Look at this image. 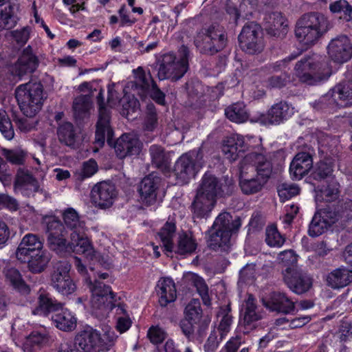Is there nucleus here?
Masks as SVG:
<instances>
[{
  "mask_svg": "<svg viewBox=\"0 0 352 352\" xmlns=\"http://www.w3.org/2000/svg\"><path fill=\"white\" fill-rule=\"evenodd\" d=\"M234 188L232 178L228 175L219 179L211 173H205L192 203L194 217L207 218L216 205L217 198L230 196Z\"/></svg>",
  "mask_w": 352,
  "mask_h": 352,
  "instance_id": "obj_1",
  "label": "nucleus"
},
{
  "mask_svg": "<svg viewBox=\"0 0 352 352\" xmlns=\"http://www.w3.org/2000/svg\"><path fill=\"white\" fill-rule=\"evenodd\" d=\"M239 186L245 195L259 192L272 173V164L266 156L257 153L247 154L240 162Z\"/></svg>",
  "mask_w": 352,
  "mask_h": 352,
  "instance_id": "obj_2",
  "label": "nucleus"
},
{
  "mask_svg": "<svg viewBox=\"0 0 352 352\" xmlns=\"http://www.w3.org/2000/svg\"><path fill=\"white\" fill-rule=\"evenodd\" d=\"M241 226L239 217H233L229 212L220 213L208 230V247L215 251L228 252L230 250V238Z\"/></svg>",
  "mask_w": 352,
  "mask_h": 352,
  "instance_id": "obj_3",
  "label": "nucleus"
},
{
  "mask_svg": "<svg viewBox=\"0 0 352 352\" xmlns=\"http://www.w3.org/2000/svg\"><path fill=\"white\" fill-rule=\"evenodd\" d=\"M295 74L302 82L315 85L327 80L331 72L325 57L312 54L306 55L296 63Z\"/></svg>",
  "mask_w": 352,
  "mask_h": 352,
  "instance_id": "obj_4",
  "label": "nucleus"
},
{
  "mask_svg": "<svg viewBox=\"0 0 352 352\" xmlns=\"http://www.w3.org/2000/svg\"><path fill=\"white\" fill-rule=\"evenodd\" d=\"M328 25L327 19L321 13H307L297 21L295 34L298 41L304 45H314L327 32Z\"/></svg>",
  "mask_w": 352,
  "mask_h": 352,
  "instance_id": "obj_5",
  "label": "nucleus"
},
{
  "mask_svg": "<svg viewBox=\"0 0 352 352\" xmlns=\"http://www.w3.org/2000/svg\"><path fill=\"white\" fill-rule=\"evenodd\" d=\"M15 98L23 113L34 117L41 110L47 96L41 82L31 80L16 87Z\"/></svg>",
  "mask_w": 352,
  "mask_h": 352,
  "instance_id": "obj_6",
  "label": "nucleus"
},
{
  "mask_svg": "<svg viewBox=\"0 0 352 352\" xmlns=\"http://www.w3.org/2000/svg\"><path fill=\"white\" fill-rule=\"evenodd\" d=\"M116 339L113 331L101 335L97 330L88 327L76 336L74 345L78 351L82 352H102L109 351Z\"/></svg>",
  "mask_w": 352,
  "mask_h": 352,
  "instance_id": "obj_7",
  "label": "nucleus"
},
{
  "mask_svg": "<svg viewBox=\"0 0 352 352\" xmlns=\"http://www.w3.org/2000/svg\"><path fill=\"white\" fill-rule=\"evenodd\" d=\"M194 43L201 54L212 56L226 47L227 33L223 27L213 24L197 32Z\"/></svg>",
  "mask_w": 352,
  "mask_h": 352,
  "instance_id": "obj_8",
  "label": "nucleus"
},
{
  "mask_svg": "<svg viewBox=\"0 0 352 352\" xmlns=\"http://www.w3.org/2000/svg\"><path fill=\"white\" fill-rule=\"evenodd\" d=\"M190 51L185 45H182L179 50V59L173 53L165 54L158 69L160 80L171 78L173 81L180 79L188 71Z\"/></svg>",
  "mask_w": 352,
  "mask_h": 352,
  "instance_id": "obj_9",
  "label": "nucleus"
},
{
  "mask_svg": "<svg viewBox=\"0 0 352 352\" xmlns=\"http://www.w3.org/2000/svg\"><path fill=\"white\" fill-rule=\"evenodd\" d=\"M89 288L92 294L91 305L96 315L104 316L116 306V295L110 286L103 282L95 280L92 282L87 279Z\"/></svg>",
  "mask_w": 352,
  "mask_h": 352,
  "instance_id": "obj_10",
  "label": "nucleus"
},
{
  "mask_svg": "<svg viewBox=\"0 0 352 352\" xmlns=\"http://www.w3.org/2000/svg\"><path fill=\"white\" fill-rule=\"evenodd\" d=\"M204 164L202 149L192 150L182 155L174 165V173L182 183H188Z\"/></svg>",
  "mask_w": 352,
  "mask_h": 352,
  "instance_id": "obj_11",
  "label": "nucleus"
},
{
  "mask_svg": "<svg viewBox=\"0 0 352 352\" xmlns=\"http://www.w3.org/2000/svg\"><path fill=\"white\" fill-rule=\"evenodd\" d=\"M238 40L241 49L247 54H259L264 49L262 29L255 22H248L244 25Z\"/></svg>",
  "mask_w": 352,
  "mask_h": 352,
  "instance_id": "obj_12",
  "label": "nucleus"
},
{
  "mask_svg": "<svg viewBox=\"0 0 352 352\" xmlns=\"http://www.w3.org/2000/svg\"><path fill=\"white\" fill-rule=\"evenodd\" d=\"M71 265L67 261H60L54 265L51 274V285L59 293L64 296L73 294L76 285L69 276Z\"/></svg>",
  "mask_w": 352,
  "mask_h": 352,
  "instance_id": "obj_13",
  "label": "nucleus"
},
{
  "mask_svg": "<svg viewBox=\"0 0 352 352\" xmlns=\"http://www.w3.org/2000/svg\"><path fill=\"white\" fill-rule=\"evenodd\" d=\"M39 60L33 52L30 45L22 52L18 60L9 66L8 72L14 79L22 80L25 76L32 74L38 67Z\"/></svg>",
  "mask_w": 352,
  "mask_h": 352,
  "instance_id": "obj_14",
  "label": "nucleus"
},
{
  "mask_svg": "<svg viewBox=\"0 0 352 352\" xmlns=\"http://www.w3.org/2000/svg\"><path fill=\"white\" fill-rule=\"evenodd\" d=\"M283 280L294 293L301 295L307 293L312 287L311 277L298 267H287L283 270Z\"/></svg>",
  "mask_w": 352,
  "mask_h": 352,
  "instance_id": "obj_15",
  "label": "nucleus"
},
{
  "mask_svg": "<svg viewBox=\"0 0 352 352\" xmlns=\"http://www.w3.org/2000/svg\"><path fill=\"white\" fill-rule=\"evenodd\" d=\"M13 188L15 193L21 194L25 197H34L35 193L38 192L46 193L41 188L36 178L28 169L24 168L17 169Z\"/></svg>",
  "mask_w": 352,
  "mask_h": 352,
  "instance_id": "obj_16",
  "label": "nucleus"
},
{
  "mask_svg": "<svg viewBox=\"0 0 352 352\" xmlns=\"http://www.w3.org/2000/svg\"><path fill=\"white\" fill-rule=\"evenodd\" d=\"M97 100L99 106V114L96 124L95 143L101 147L104 145L105 140L109 144L111 143V137L113 130L110 126V111L104 107V98L101 91L98 94Z\"/></svg>",
  "mask_w": 352,
  "mask_h": 352,
  "instance_id": "obj_17",
  "label": "nucleus"
},
{
  "mask_svg": "<svg viewBox=\"0 0 352 352\" xmlns=\"http://www.w3.org/2000/svg\"><path fill=\"white\" fill-rule=\"evenodd\" d=\"M113 135L111 137V143L107 144L114 148L116 155L120 159H123L127 156L138 155L142 150V144L133 134H124L118 138L115 142L113 141Z\"/></svg>",
  "mask_w": 352,
  "mask_h": 352,
  "instance_id": "obj_18",
  "label": "nucleus"
},
{
  "mask_svg": "<svg viewBox=\"0 0 352 352\" xmlns=\"http://www.w3.org/2000/svg\"><path fill=\"white\" fill-rule=\"evenodd\" d=\"M327 50L330 58L338 63L347 62L352 57V44L345 35H340L331 39Z\"/></svg>",
  "mask_w": 352,
  "mask_h": 352,
  "instance_id": "obj_19",
  "label": "nucleus"
},
{
  "mask_svg": "<svg viewBox=\"0 0 352 352\" xmlns=\"http://www.w3.org/2000/svg\"><path fill=\"white\" fill-rule=\"evenodd\" d=\"M71 242L69 252L72 251L78 254H84L87 258L98 262L101 265V256L98 252L94 250L88 238L85 236V230L80 232H71Z\"/></svg>",
  "mask_w": 352,
  "mask_h": 352,
  "instance_id": "obj_20",
  "label": "nucleus"
},
{
  "mask_svg": "<svg viewBox=\"0 0 352 352\" xmlns=\"http://www.w3.org/2000/svg\"><path fill=\"white\" fill-rule=\"evenodd\" d=\"M116 197L115 186L106 182L96 184L91 191L92 202L100 208H107L111 206Z\"/></svg>",
  "mask_w": 352,
  "mask_h": 352,
  "instance_id": "obj_21",
  "label": "nucleus"
},
{
  "mask_svg": "<svg viewBox=\"0 0 352 352\" xmlns=\"http://www.w3.org/2000/svg\"><path fill=\"white\" fill-rule=\"evenodd\" d=\"M263 305L272 311L290 314L295 309V303L285 293L273 292L261 298Z\"/></svg>",
  "mask_w": 352,
  "mask_h": 352,
  "instance_id": "obj_22",
  "label": "nucleus"
},
{
  "mask_svg": "<svg viewBox=\"0 0 352 352\" xmlns=\"http://www.w3.org/2000/svg\"><path fill=\"white\" fill-rule=\"evenodd\" d=\"M294 114V108L287 102L280 101L274 104L266 115H262L260 122L265 125L279 124L288 120Z\"/></svg>",
  "mask_w": 352,
  "mask_h": 352,
  "instance_id": "obj_23",
  "label": "nucleus"
},
{
  "mask_svg": "<svg viewBox=\"0 0 352 352\" xmlns=\"http://www.w3.org/2000/svg\"><path fill=\"white\" fill-rule=\"evenodd\" d=\"M161 182V177L155 173H152L142 179L139 186V192L144 203L151 205L155 202Z\"/></svg>",
  "mask_w": 352,
  "mask_h": 352,
  "instance_id": "obj_24",
  "label": "nucleus"
},
{
  "mask_svg": "<svg viewBox=\"0 0 352 352\" xmlns=\"http://www.w3.org/2000/svg\"><path fill=\"white\" fill-rule=\"evenodd\" d=\"M312 167V156L308 153L300 152L294 156L290 164V176L294 180H300L308 174Z\"/></svg>",
  "mask_w": 352,
  "mask_h": 352,
  "instance_id": "obj_25",
  "label": "nucleus"
},
{
  "mask_svg": "<svg viewBox=\"0 0 352 352\" xmlns=\"http://www.w3.org/2000/svg\"><path fill=\"white\" fill-rule=\"evenodd\" d=\"M63 304L54 298L50 294L44 291L38 292L37 306L32 309L33 315L47 316L62 309Z\"/></svg>",
  "mask_w": 352,
  "mask_h": 352,
  "instance_id": "obj_26",
  "label": "nucleus"
},
{
  "mask_svg": "<svg viewBox=\"0 0 352 352\" xmlns=\"http://www.w3.org/2000/svg\"><path fill=\"white\" fill-rule=\"evenodd\" d=\"M265 28L267 33L274 37H281L286 34L287 23L280 12H272L265 15Z\"/></svg>",
  "mask_w": 352,
  "mask_h": 352,
  "instance_id": "obj_27",
  "label": "nucleus"
},
{
  "mask_svg": "<svg viewBox=\"0 0 352 352\" xmlns=\"http://www.w3.org/2000/svg\"><path fill=\"white\" fill-rule=\"evenodd\" d=\"M57 135L58 140L65 146L76 148L80 144V137L77 130L69 122H58Z\"/></svg>",
  "mask_w": 352,
  "mask_h": 352,
  "instance_id": "obj_28",
  "label": "nucleus"
},
{
  "mask_svg": "<svg viewBox=\"0 0 352 352\" xmlns=\"http://www.w3.org/2000/svg\"><path fill=\"white\" fill-rule=\"evenodd\" d=\"M156 292L159 296V302L162 307H166L168 303L174 302L177 298L175 283L170 278L159 280L156 286Z\"/></svg>",
  "mask_w": 352,
  "mask_h": 352,
  "instance_id": "obj_29",
  "label": "nucleus"
},
{
  "mask_svg": "<svg viewBox=\"0 0 352 352\" xmlns=\"http://www.w3.org/2000/svg\"><path fill=\"white\" fill-rule=\"evenodd\" d=\"M327 284L333 289H341L352 283V270L346 267L337 268L328 274Z\"/></svg>",
  "mask_w": 352,
  "mask_h": 352,
  "instance_id": "obj_30",
  "label": "nucleus"
},
{
  "mask_svg": "<svg viewBox=\"0 0 352 352\" xmlns=\"http://www.w3.org/2000/svg\"><path fill=\"white\" fill-rule=\"evenodd\" d=\"M51 254L47 250H41L29 256L28 267L34 274L43 272L51 260Z\"/></svg>",
  "mask_w": 352,
  "mask_h": 352,
  "instance_id": "obj_31",
  "label": "nucleus"
},
{
  "mask_svg": "<svg viewBox=\"0 0 352 352\" xmlns=\"http://www.w3.org/2000/svg\"><path fill=\"white\" fill-rule=\"evenodd\" d=\"M244 141L241 136L236 135L227 138L222 145V152L230 162L239 157V153L243 147Z\"/></svg>",
  "mask_w": 352,
  "mask_h": 352,
  "instance_id": "obj_32",
  "label": "nucleus"
},
{
  "mask_svg": "<svg viewBox=\"0 0 352 352\" xmlns=\"http://www.w3.org/2000/svg\"><path fill=\"white\" fill-rule=\"evenodd\" d=\"M262 318L261 312L258 310L256 304V299L252 294H249L247 300L245 301V311L243 313L244 325L252 329L255 327L254 323Z\"/></svg>",
  "mask_w": 352,
  "mask_h": 352,
  "instance_id": "obj_33",
  "label": "nucleus"
},
{
  "mask_svg": "<svg viewBox=\"0 0 352 352\" xmlns=\"http://www.w3.org/2000/svg\"><path fill=\"white\" fill-rule=\"evenodd\" d=\"M197 244L190 233L182 232L179 234L177 244L173 243V252L180 255L190 254L197 248Z\"/></svg>",
  "mask_w": 352,
  "mask_h": 352,
  "instance_id": "obj_34",
  "label": "nucleus"
},
{
  "mask_svg": "<svg viewBox=\"0 0 352 352\" xmlns=\"http://www.w3.org/2000/svg\"><path fill=\"white\" fill-rule=\"evenodd\" d=\"M18 10L16 3L9 2L6 4L0 12V28L8 30L14 28L18 21Z\"/></svg>",
  "mask_w": 352,
  "mask_h": 352,
  "instance_id": "obj_35",
  "label": "nucleus"
},
{
  "mask_svg": "<svg viewBox=\"0 0 352 352\" xmlns=\"http://www.w3.org/2000/svg\"><path fill=\"white\" fill-rule=\"evenodd\" d=\"M53 324L62 331H72L76 325V320L72 314L68 310H63L52 315Z\"/></svg>",
  "mask_w": 352,
  "mask_h": 352,
  "instance_id": "obj_36",
  "label": "nucleus"
},
{
  "mask_svg": "<svg viewBox=\"0 0 352 352\" xmlns=\"http://www.w3.org/2000/svg\"><path fill=\"white\" fill-rule=\"evenodd\" d=\"M107 102L110 106L116 105L118 102L122 105L123 111H126V113L135 112L139 109L140 102L134 96H124L122 99H119L116 96V93L109 89Z\"/></svg>",
  "mask_w": 352,
  "mask_h": 352,
  "instance_id": "obj_37",
  "label": "nucleus"
},
{
  "mask_svg": "<svg viewBox=\"0 0 352 352\" xmlns=\"http://www.w3.org/2000/svg\"><path fill=\"white\" fill-rule=\"evenodd\" d=\"M27 244L32 245L34 247L33 249H36L37 251L43 249V241L37 235L30 233L25 234L16 251V257L21 263H25V256L27 253V250L24 249V246L27 245Z\"/></svg>",
  "mask_w": 352,
  "mask_h": 352,
  "instance_id": "obj_38",
  "label": "nucleus"
},
{
  "mask_svg": "<svg viewBox=\"0 0 352 352\" xmlns=\"http://www.w3.org/2000/svg\"><path fill=\"white\" fill-rule=\"evenodd\" d=\"M91 108V97L88 95H80L73 102L74 114L76 120H83L88 118Z\"/></svg>",
  "mask_w": 352,
  "mask_h": 352,
  "instance_id": "obj_39",
  "label": "nucleus"
},
{
  "mask_svg": "<svg viewBox=\"0 0 352 352\" xmlns=\"http://www.w3.org/2000/svg\"><path fill=\"white\" fill-rule=\"evenodd\" d=\"M149 154L153 166L160 169H166L170 163V157L164 147L153 144L149 148Z\"/></svg>",
  "mask_w": 352,
  "mask_h": 352,
  "instance_id": "obj_40",
  "label": "nucleus"
},
{
  "mask_svg": "<svg viewBox=\"0 0 352 352\" xmlns=\"http://www.w3.org/2000/svg\"><path fill=\"white\" fill-rule=\"evenodd\" d=\"M3 274L6 280L12 285L15 289L21 292H28L29 287L23 280L19 271L13 267L7 266L3 269Z\"/></svg>",
  "mask_w": 352,
  "mask_h": 352,
  "instance_id": "obj_41",
  "label": "nucleus"
},
{
  "mask_svg": "<svg viewBox=\"0 0 352 352\" xmlns=\"http://www.w3.org/2000/svg\"><path fill=\"white\" fill-rule=\"evenodd\" d=\"M327 183L328 184L325 188L320 189L316 192V199L317 201H325L330 202L338 197L340 192L339 183L334 178L327 181Z\"/></svg>",
  "mask_w": 352,
  "mask_h": 352,
  "instance_id": "obj_42",
  "label": "nucleus"
},
{
  "mask_svg": "<svg viewBox=\"0 0 352 352\" xmlns=\"http://www.w3.org/2000/svg\"><path fill=\"white\" fill-rule=\"evenodd\" d=\"M176 226L174 222L167 221L157 233L166 252H173V239L175 235Z\"/></svg>",
  "mask_w": 352,
  "mask_h": 352,
  "instance_id": "obj_43",
  "label": "nucleus"
},
{
  "mask_svg": "<svg viewBox=\"0 0 352 352\" xmlns=\"http://www.w3.org/2000/svg\"><path fill=\"white\" fill-rule=\"evenodd\" d=\"M230 312V308L228 305L225 307H221L217 314V318H220V321L216 331L219 334L220 340H223L230 330L232 323V316Z\"/></svg>",
  "mask_w": 352,
  "mask_h": 352,
  "instance_id": "obj_44",
  "label": "nucleus"
},
{
  "mask_svg": "<svg viewBox=\"0 0 352 352\" xmlns=\"http://www.w3.org/2000/svg\"><path fill=\"white\" fill-rule=\"evenodd\" d=\"M226 117L231 121L236 123L245 122L249 117L248 113L243 103L233 104L225 109Z\"/></svg>",
  "mask_w": 352,
  "mask_h": 352,
  "instance_id": "obj_45",
  "label": "nucleus"
},
{
  "mask_svg": "<svg viewBox=\"0 0 352 352\" xmlns=\"http://www.w3.org/2000/svg\"><path fill=\"white\" fill-rule=\"evenodd\" d=\"M63 221L66 230L72 232H80L85 230V223L80 221L78 213L73 208H69L63 213Z\"/></svg>",
  "mask_w": 352,
  "mask_h": 352,
  "instance_id": "obj_46",
  "label": "nucleus"
},
{
  "mask_svg": "<svg viewBox=\"0 0 352 352\" xmlns=\"http://www.w3.org/2000/svg\"><path fill=\"white\" fill-rule=\"evenodd\" d=\"M156 83L154 82L151 74L146 73L142 67H138L135 73V86L142 91L140 96H145L150 89Z\"/></svg>",
  "mask_w": 352,
  "mask_h": 352,
  "instance_id": "obj_47",
  "label": "nucleus"
},
{
  "mask_svg": "<svg viewBox=\"0 0 352 352\" xmlns=\"http://www.w3.org/2000/svg\"><path fill=\"white\" fill-rule=\"evenodd\" d=\"M48 248L60 256H64L69 252L70 243H67L65 236H47Z\"/></svg>",
  "mask_w": 352,
  "mask_h": 352,
  "instance_id": "obj_48",
  "label": "nucleus"
},
{
  "mask_svg": "<svg viewBox=\"0 0 352 352\" xmlns=\"http://www.w3.org/2000/svg\"><path fill=\"white\" fill-rule=\"evenodd\" d=\"M0 152L7 163L9 162L16 166H21L25 163L26 153L21 148L8 149L2 148Z\"/></svg>",
  "mask_w": 352,
  "mask_h": 352,
  "instance_id": "obj_49",
  "label": "nucleus"
},
{
  "mask_svg": "<svg viewBox=\"0 0 352 352\" xmlns=\"http://www.w3.org/2000/svg\"><path fill=\"white\" fill-rule=\"evenodd\" d=\"M333 170V165L331 163L321 161L317 164L311 173V177L317 181L327 179V182L333 178L332 177Z\"/></svg>",
  "mask_w": 352,
  "mask_h": 352,
  "instance_id": "obj_50",
  "label": "nucleus"
},
{
  "mask_svg": "<svg viewBox=\"0 0 352 352\" xmlns=\"http://www.w3.org/2000/svg\"><path fill=\"white\" fill-rule=\"evenodd\" d=\"M46 233L47 236H65L67 230L61 221L54 217H46Z\"/></svg>",
  "mask_w": 352,
  "mask_h": 352,
  "instance_id": "obj_51",
  "label": "nucleus"
},
{
  "mask_svg": "<svg viewBox=\"0 0 352 352\" xmlns=\"http://www.w3.org/2000/svg\"><path fill=\"white\" fill-rule=\"evenodd\" d=\"M0 131L6 140L14 138V131L12 122L3 109H0Z\"/></svg>",
  "mask_w": 352,
  "mask_h": 352,
  "instance_id": "obj_52",
  "label": "nucleus"
},
{
  "mask_svg": "<svg viewBox=\"0 0 352 352\" xmlns=\"http://www.w3.org/2000/svg\"><path fill=\"white\" fill-rule=\"evenodd\" d=\"M184 314L186 319L192 320L195 323L198 322L202 315V309L199 299H192L186 305Z\"/></svg>",
  "mask_w": 352,
  "mask_h": 352,
  "instance_id": "obj_53",
  "label": "nucleus"
},
{
  "mask_svg": "<svg viewBox=\"0 0 352 352\" xmlns=\"http://www.w3.org/2000/svg\"><path fill=\"white\" fill-rule=\"evenodd\" d=\"M265 241L270 247H281L285 238L280 234L274 226H267L265 230Z\"/></svg>",
  "mask_w": 352,
  "mask_h": 352,
  "instance_id": "obj_54",
  "label": "nucleus"
},
{
  "mask_svg": "<svg viewBox=\"0 0 352 352\" xmlns=\"http://www.w3.org/2000/svg\"><path fill=\"white\" fill-rule=\"evenodd\" d=\"M98 170V164L94 159L83 162L81 168L75 173L78 180H83L94 175Z\"/></svg>",
  "mask_w": 352,
  "mask_h": 352,
  "instance_id": "obj_55",
  "label": "nucleus"
},
{
  "mask_svg": "<svg viewBox=\"0 0 352 352\" xmlns=\"http://www.w3.org/2000/svg\"><path fill=\"white\" fill-rule=\"evenodd\" d=\"M47 342V338L45 334L38 331H33L28 338L25 344V348L30 352H36L37 349Z\"/></svg>",
  "mask_w": 352,
  "mask_h": 352,
  "instance_id": "obj_56",
  "label": "nucleus"
},
{
  "mask_svg": "<svg viewBox=\"0 0 352 352\" xmlns=\"http://www.w3.org/2000/svg\"><path fill=\"white\" fill-rule=\"evenodd\" d=\"M327 228L320 214L316 212L309 223L308 234L310 236L316 237L324 233Z\"/></svg>",
  "mask_w": 352,
  "mask_h": 352,
  "instance_id": "obj_57",
  "label": "nucleus"
},
{
  "mask_svg": "<svg viewBox=\"0 0 352 352\" xmlns=\"http://www.w3.org/2000/svg\"><path fill=\"white\" fill-rule=\"evenodd\" d=\"M329 9L333 13L343 12L344 19L348 21L352 19V6L346 0H338L332 3Z\"/></svg>",
  "mask_w": 352,
  "mask_h": 352,
  "instance_id": "obj_58",
  "label": "nucleus"
},
{
  "mask_svg": "<svg viewBox=\"0 0 352 352\" xmlns=\"http://www.w3.org/2000/svg\"><path fill=\"white\" fill-rule=\"evenodd\" d=\"M157 126V116L153 104H148L143 129L146 131H153Z\"/></svg>",
  "mask_w": 352,
  "mask_h": 352,
  "instance_id": "obj_59",
  "label": "nucleus"
},
{
  "mask_svg": "<svg viewBox=\"0 0 352 352\" xmlns=\"http://www.w3.org/2000/svg\"><path fill=\"white\" fill-rule=\"evenodd\" d=\"M290 81V76L285 72L280 76H272L265 80V86L270 89H280Z\"/></svg>",
  "mask_w": 352,
  "mask_h": 352,
  "instance_id": "obj_60",
  "label": "nucleus"
},
{
  "mask_svg": "<svg viewBox=\"0 0 352 352\" xmlns=\"http://www.w3.org/2000/svg\"><path fill=\"white\" fill-rule=\"evenodd\" d=\"M300 192V188L296 184H282L278 186V193L281 199L287 200Z\"/></svg>",
  "mask_w": 352,
  "mask_h": 352,
  "instance_id": "obj_61",
  "label": "nucleus"
},
{
  "mask_svg": "<svg viewBox=\"0 0 352 352\" xmlns=\"http://www.w3.org/2000/svg\"><path fill=\"white\" fill-rule=\"evenodd\" d=\"M193 283L198 294L201 297L204 304L206 306L210 305L211 302L208 294V287L204 280L201 278L197 277L195 278Z\"/></svg>",
  "mask_w": 352,
  "mask_h": 352,
  "instance_id": "obj_62",
  "label": "nucleus"
},
{
  "mask_svg": "<svg viewBox=\"0 0 352 352\" xmlns=\"http://www.w3.org/2000/svg\"><path fill=\"white\" fill-rule=\"evenodd\" d=\"M278 258L280 263L285 267H298L297 263V255L292 250H288L283 251L279 254Z\"/></svg>",
  "mask_w": 352,
  "mask_h": 352,
  "instance_id": "obj_63",
  "label": "nucleus"
},
{
  "mask_svg": "<svg viewBox=\"0 0 352 352\" xmlns=\"http://www.w3.org/2000/svg\"><path fill=\"white\" fill-rule=\"evenodd\" d=\"M255 277L254 265H246L239 272V283L250 284Z\"/></svg>",
  "mask_w": 352,
  "mask_h": 352,
  "instance_id": "obj_64",
  "label": "nucleus"
}]
</instances>
